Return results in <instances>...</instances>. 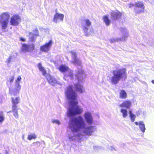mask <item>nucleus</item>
Here are the masks:
<instances>
[{
	"mask_svg": "<svg viewBox=\"0 0 154 154\" xmlns=\"http://www.w3.org/2000/svg\"><path fill=\"white\" fill-rule=\"evenodd\" d=\"M68 128L71 132L68 133V137L69 141H72L83 139L85 135L90 136L96 131L95 127L87 126L82 116L71 119Z\"/></svg>",
	"mask_w": 154,
	"mask_h": 154,
	"instance_id": "f257e3e1",
	"label": "nucleus"
},
{
	"mask_svg": "<svg viewBox=\"0 0 154 154\" xmlns=\"http://www.w3.org/2000/svg\"><path fill=\"white\" fill-rule=\"evenodd\" d=\"M73 89L74 88L72 86H69L65 92L66 96L69 102V107L67 113V116L68 117L80 114L83 112L82 108L77 105L78 102L76 100L77 94Z\"/></svg>",
	"mask_w": 154,
	"mask_h": 154,
	"instance_id": "f03ea898",
	"label": "nucleus"
},
{
	"mask_svg": "<svg viewBox=\"0 0 154 154\" xmlns=\"http://www.w3.org/2000/svg\"><path fill=\"white\" fill-rule=\"evenodd\" d=\"M126 69L123 68L117 69L113 71V75L110 78V82L112 84H117L122 79H125L126 78Z\"/></svg>",
	"mask_w": 154,
	"mask_h": 154,
	"instance_id": "7ed1b4c3",
	"label": "nucleus"
},
{
	"mask_svg": "<svg viewBox=\"0 0 154 154\" xmlns=\"http://www.w3.org/2000/svg\"><path fill=\"white\" fill-rule=\"evenodd\" d=\"M38 67L39 70L42 72V75L46 77V79L51 85L53 86L57 85H59L60 86L61 85V84L58 83L56 79L52 77L49 74L46 75V71L44 68L42 66L41 64H38Z\"/></svg>",
	"mask_w": 154,
	"mask_h": 154,
	"instance_id": "20e7f679",
	"label": "nucleus"
},
{
	"mask_svg": "<svg viewBox=\"0 0 154 154\" xmlns=\"http://www.w3.org/2000/svg\"><path fill=\"white\" fill-rule=\"evenodd\" d=\"M91 25V21L88 19H85L82 22L81 27L84 32L87 35L93 33V29L92 27H90Z\"/></svg>",
	"mask_w": 154,
	"mask_h": 154,
	"instance_id": "39448f33",
	"label": "nucleus"
},
{
	"mask_svg": "<svg viewBox=\"0 0 154 154\" xmlns=\"http://www.w3.org/2000/svg\"><path fill=\"white\" fill-rule=\"evenodd\" d=\"M10 17V14L8 12H3L0 15V22L3 29H6L7 27Z\"/></svg>",
	"mask_w": 154,
	"mask_h": 154,
	"instance_id": "423d86ee",
	"label": "nucleus"
},
{
	"mask_svg": "<svg viewBox=\"0 0 154 154\" xmlns=\"http://www.w3.org/2000/svg\"><path fill=\"white\" fill-rule=\"evenodd\" d=\"M21 21V19L19 15L14 14L10 18V23L12 26H17L19 24Z\"/></svg>",
	"mask_w": 154,
	"mask_h": 154,
	"instance_id": "0eeeda50",
	"label": "nucleus"
},
{
	"mask_svg": "<svg viewBox=\"0 0 154 154\" xmlns=\"http://www.w3.org/2000/svg\"><path fill=\"white\" fill-rule=\"evenodd\" d=\"M84 117L87 124L91 125L94 123V119L92 114L90 112H86L84 115Z\"/></svg>",
	"mask_w": 154,
	"mask_h": 154,
	"instance_id": "6e6552de",
	"label": "nucleus"
},
{
	"mask_svg": "<svg viewBox=\"0 0 154 154\" xmlns=\"http://www.w3.org/2000/svg\"><path fill=\"white\" fill-rule=\"evenodd\" d=\"M52 44V41L50 40L45 44L41 46L40 48V50L43 52H47L50 49Z\"/></svg>",
	"mask_w": 154,
	"mask_h": 154,
	"instance_id": "1a4fd4ad",
	"label": "nucleus"
},
{
	"mask_svg": "<svg viewBox=\"0 0 154 154\" xmlns=\"http://www.w3.org/2000/svg\"><path fill=\"white\" fill-rule=\"evenodd\" d=\"M64 17V15L63 14L60 13L56 11L53 19V21L56 23H58L60 21H63Z\"/></svg>",
	"mask_w": 154,
	"mask_h": 154,
	"instance_id": "9d476101",
	"label": "nucleus"
},
{
	"mask_svg": "<svg viewBox=\"0 0 154 154\" xmlns=\"http://www.w3.org/2000/svg\"><path fill=\"white\" fill-rule=\"evenodd\" d=\"M69 53L71 55L72 60L71 61L75 64L80 65L81 64V61L77 57L76 54L73 51H69Z\"/></svg>",
	"mask_w": 154,
	"mask_h": 154,
	"instance_id": "9b49d317",
	"label": "nucleus"
},
{
	"mask_svg": "<svg viewBox=\"0 0 154 154\" xmlns=\"http://www.w3.org/2000/svg\"><path fill=\"white\" fill-rule=\"evenodd\" d=\"M21 86L19 84H15L14 89L10 88L9 93L11 95H16L19 94L21 89Z\"/></svg>",
	"mask_w": 154,
	"mask_h": 154,
	"instance_id": "f8f14e48",
	"label": "nucleus"
},
{
	"mask_svg": "<svg viewBox=\"0 0 154 154\" xmlns=\"http://www.w3.org/2000/svg\"><path fill=\"white\" fill-rule=\"evenodd\" d=\"M34 46L33 45H27L25 44H23L21 48V50L23 52H29L33 50Z\"/></svg>",
	"mask_w": 154,
	"mask_h": 154,
	"instance_id": "ddd939ff",
	"label": "nucleus"
},
{
	"mask_svg": "<svg viewBox=\"0 0 154 154\" xmlns=\"http://www.w3.org/2000/svg\"><path fill=\"white\" fill-rule=\"evenodd\" d=\"M135 10L137 13H140L144 11V6L142 2H138L135 4Z\"/></svg>",
	"mask_w": 154,
	"mask_h": 154,
	"instance_id": "4468645a",
	"label": "nucleus"
},
{
	"mask_svg": "<svg viewBox=\"0 0 154 154\" xmlns=\"http://www.w3.org/2000/svg\"><path fill=\"white\" fill-rule=\"evenodd\" d=\"M75 87L76 91L80 94H82L85 92L84 88L79 83H78L75 85Z\"/></svg>",
	"mask_w": 154,
	"mask_h": 154,
	"instance_id": "2eb2a0df",
	"label": "nucleus"
},
{
	"mask_svg": "<svg viewBox=\"0 0 154 154\" xmlns=\"http://www.w3.org/2000/svg\"><path fill=\"white\" fill-rule=\"evenodd\" d=\"M121 13L118 11H113L111 13V18L113 20H116L121 16Z\"/></svg>",
	"mask_w": 154,
	"mask_h": 154,
	"instance_id": "dca6fc26",
	"label": "nucleus"
},
{
	"mask_svg": "<svg viewBox=\"0 0 154 154\" xmlns=\"http://www.w3.org/2000/svg\"><path fill=\"white\" fill-rule=\"evenodd\" d=\"M134 123L136 125H139V128L142 132H145L146 128L145 124L143 122H135Z\"/></svg>",
	"mask_w": 154,
	"mask_h": 154,
	"instance_id": "f3484780",
	"label": "nucleus"
},
{
	"mask_svg": "<svg viewBox=\"0 0 154 154\" xmlns=\"http://www.w3.org/2000/svg\"><path fill=\"white\" fill-rule=\"evenodd\" d=\"M103 23L105 25L107 26H109L111 23V21L109 19V17L108 15H106L104 16L102 18Z\"/></svg>",
	"mask_w": 154,
	"mask_h": 154,
	"instance_id": "a211bd4d",
	"label": "nucleus"
},
{
	"mask_svg": "<svg viewBox=\"0 0 154 154\" xmlns=\"http://www.w3.org/2000/svg\"><path fill=\"white\" fill-rule=\"evenodd\" d=\"M39 35L38 31L37 29H35L33 30V33L30 32L29 33V37L31 40L32 41L33 40V38L36 36Z\"/></svg>",
	"mask_w": 154,
	"mask_h": 154,
	"instance_id": "6ab92c4d",
	"label": "nucleus"
},
{
	"mask_svg": "<svg viewBox=\"0 0 154 154\" xmlns=\"http://www.w3.org/2000/svg\"><path fill=\"white\" fill-rule=\"evenodd\" d=\"M131 104V102L129 100L125 101L120 105L119 106L121 107H125L126 108H129Z\"/></svg>",
	"mask_w": 154,
	"mask_h": 154,
	"instance_id": "aec40b11",
	"label": "nucleus"
},
{
	"mask_svg": "<svg viewBox=\"0 0 154 154\" xmlns=\"http://www.w3.org/2000/svg\"><path fill=\"white\" fill-rule=\"evenodd\" d=\"M123 33V36L121 38H119V41H125L127 39L128 36V32L127 31L126 29H124L122 31Z\"/></svg>",
	"mask_w": 154,
	"mask_h": 154,
	"instance_id": "412c9836",
	"label": "nucleus"
},
{
	"mask_svg": "<svg viewBox=\"0 0 154 154\" xmlns=\"http://www.w3.org/2000/svg\"><path fill=\"white\" fill-rule=\"evenodd\" d=\"M12 103L13 104V106H17L16 105L20 102V99L19 97H12Z\"/></svg>",
	"mask_w": 154,
	"mask_h": 154,
	"instance_id": "4be33fe9",
	"label": "nucleus"
},
{
	"mask_svg": "<svg viewBox=\"0 0 154 154\" xmlns=\"http://www.w3.org/2000/svg\"><path fill=\"white\" fill-rule=\"evenodd\" d=\"M120 112L122 114L123 118H125L127 117L128 116V112L127 110L124 108H122L120 109Z\"/></svg>",
	"mask_w": 154,
	"mask_h": 154,
	"instance_id": "5701e85b",
	"label": "nucleus"
},
{
	"mask_svg": "<svg viewBox=\"0 0 154 154\" xmlns=\"http://www.w3.org/2000/svg\"><path fill=\"white\" fill-rule=\"evenodd\" d=\"M12 112H14L13 115L16 118L18 117V114L17 113V106H12Z\"/></svg>",
	"mask_w": 154,
	"mask_h": 154,
	"instance_id": "b1692460",
	"label": "nucleus"
},
{
	"mask_svg": "<svg viewBox=\"0 0 154 154\" xmlns=\"http://www.w3.org/2000/svg\"><path fill=\"white\" fill-rule=\"evenodd\" d=\"M127 97V94L124 90H121L119 94V97L120 98L125 99Z\"/></svg>",
	"mask_w": 154,
	"mask_h": 154,
	"instance_id": "393cba45",
	"label": "nucleus"
},
{
	"mask_svg": "<svg viewBox=\"0 0 154 154\" xmlns=\"http://www.w3.org/2000/svg\"><path fill=\"white\" fill-rule=\"evenodd\" d=\"M68 68L66 66L64 65H62L60 66L59 68L60 71L61 72H64L67 71L68 70Z\"/></svg>",
	"mask_w": 154,
	"mask_h": 154,
	"instance_id": "a878e982",
	"label": "nucleus"
},
{
	"mask_svg": "<svg viewBox=\"0 0 154 154\" xmlns=\"http://www.w3.org/2000/svg\"><path fill=\"white\" fill-rule=\"evenodd\" d=\"M129 114L131 121L132 122H134L136 118V116L132 113L131 111H129Z\"/></svg>",
	"mask_w": 154,
	"mask_h": 154,
	"instance_id": "bb28decb",
	"label": "nucleus"
},
{
	"mask_svg": "<svg viewBox=\"0 0 154 154\" xmlns=\"http://www.w3.org/2000/svg\"><path fill=\"white\" fill-rule=\"evenodd\" d=\"M37 137L36 135L35 134H31L28 135L27 139L29 140L32 139H35Z\"/></svg>",
	"mask_w": 154,
	"mask_h": 154,
	"instance_id": "cd10ccee",
	"label": "nucleus"
},
{
	"mask_svg": "<svg viewBox=\"0 0 154 154\" xmlns=\"http://www.w3.org/2000/svg\"><path fill=\"white\" fill-rule=\"evenodd\" d=\"M51 122L54 124H56L58 125L60 124L61 123L60 121L57 119H53L51 121Z\"/></svg>",
	"mask_w": 154,
	"mask_h": 154,
	"instance_id": "c85d7f7f",
	"label": "nucleus"
},
{
	"mask_svg": "<svg viewBox=\"0 0 154 154\" xmlns=\"http://www.w3.org/2000/svg\"><path fill=\"white\" fill-rule=\"evenodd\" d=\"M119 41V38H111L109 40V42L111 43Z\"/></svg>",
	"mask_w": 154,
	"mask_h": 154,
	"instance_id": "c756f323",
	"label": "nucleus"
},
{
	"mask_svg": "<svg viewBox=\"0 0 154 154\" xmlns=\"http://www.w3.org/2000/svg\"><path fill=\"white\" fill-rule=\"evenodd\" d=\"M22 78L21 77L19 76L17 79L15 80V83L17 84H20V83L21 80Z\"/></svg>",
	"mask_w": 154,
	"mask_h": 154,
	"instance_id": "7c9ffc66",
	"label": "nucleus"
},
{
	"mask_svg": "<svg viewBox=\"0 0 154 154\" xmlns=\"http://www.w3.org/2000/svg\"><path fill=\"white\" fill-rule=\"evenodd\" d=\"M4 120V117L2 115H0V122H3Z\"/></svg>",
	"mask_w": 154,
	"mask_h": 154,
	"instance_id": "2f4dec72",
	"label": "nucleus"
},
{
	"mask_svg": "<svg viewBox=\"0 0 154 154\" xmlns=\"http://www.w3.org/2000/svg\"><path fill=\"white\" fill-rule=\"evenodd\" d=\"M14 77L13 76L11 77L9 79V81L10 82H12L14 80Z\"/></svg>",
	"mask_w": 154,
	"mask_h": 154,
	"instance_id": "473e14b6",
	"label": "nucleus"
},
{
	"mask_svg": "<svg viewBox=\"0 0 154 154\" xmlns=\"http://www.w3.org/2000/svg\"><path fill=\"white\" fill-rule=\"evenodd\" d=\"M20 41H22L24 42L25 41V39L23 37L20 38Z\"/></svg>",
	"mask_w": 154,
	"mask_h": 154,
	"instance_id": "72a5a7b5",
	"label": "nucleus"
},
{
	"mask_svg": "<svg viewBox=\"0 0 154 154\" xmlns=\"http://www.w3.org/2000/svg\"><path fill=\"white\" fill-rule=\"evenodd\" d=\"M134 6V5L130 3L128 5V7L129 8H131Z\"/></svg>",
	"mask_w": 154,
	"mask_h": 154,
	"instance_id": "f704fd0d",
	"label": "nucleus"
},
{
	"mask_svg": "<svg viewBox=\"0 0 154 154\" xmlns=\"http://www.w3.org/2000/svg\"><path fill=\"white\" fill-rule=\"evenodd\" d=\"M22 139H23V140H24L25 137H24V135H23L22 136Z\"/></svg>",
	"mask_w": 154,
	"mask_h": 154,
	"instance_id": "c9c22d12",
	"label": "nucleus"
},
{
	"mask_svg": "<svg viewBox=\"0 0 154 154\" xmlns=\"http://www.w3.org/2000/svg\"><path fill=\"white\" fill-rule=\"evenodd\" d=\"M97 147V146H94V149H96Z\"/></svg>",
	"mask_w": 154,
	"mask_h": 154,
	"instance_id": "e433bc0d",
	"label": "nucleus"
},
{
	"mask_svg": "<svg viewBox=\"0 0 154 154\" xmlns=\"http://www.w3.org/2000/svg\"><path fill=\"white\" fill-rule=\"evenodd\" d=\"M72 75V73H71L69 75V76H70V77L71 78Z\"/></svg>",
	"mask_w": 154,
	"mask_h": 154,
	"instance_id": "4c0bfd02",
	"label": "nucleus"
},
{
	"mask_svg": "<svg viewBox=\"0 0 154 154\" xmlns=\"http://www.w3.org/2000/svg\"><path fill=\"white\" fill-rule=\"evenodd\" d=\"M151 82L153 84H154V80H152V81H151Z\"/></svg>",
	"mask_w": 154,
	"mask_h": 154,
	"instance_id": "58836bf2",
	"label": "nucleus"
},
{
	"mask_svg": "<svg viewBox=\"0 0 154 154\" xmlns=\"http://www.w3.org/2000/svg\"><path fill=\"white\" fill-rule=\"evenodd\" d=\"M5 154H8V153L7 152H5Z\"/></svg>",
	"mask_w": 154,
	"mask_h": 154,
	"instance_id": "ea45409f",
	"label": "nucleus"
}]
</instances>
